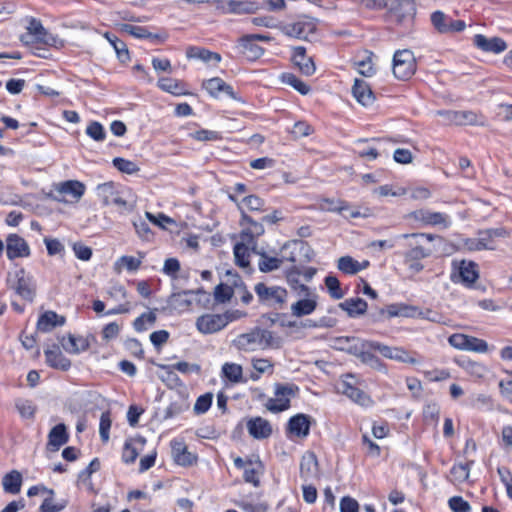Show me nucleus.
Wrapping results in <instances>:
<instances>
[{
  "mask_svg": "<svg viewBox=\"0 0 512 512\" xmlns=\"http://www.w3.org/2000/svg\"><path fill=\"white\" fill-rule=\"evenodd\" d=\"M416 59L411 50H397L393 56V74L402 81L410 79L416 72Z\"/></svg>",
  "mask_w": 512,
  "mask_h": 512,
  "instance_id": "nucleus-6",
  "label": "nucleus"
},
{
  "mask_svg": "<svg viewBox=\"0 0 512 512\" xmlns=\"http://www.w3.org/2000/svg\"><path fill=\"white\" fill-rule=\"evenodd\" d=\"M22 480V475L19 471H10L2 479L3 490L9 494H18L21 490Z\"/></svg>",
  "mask_w": 512,
  "mask_h": 512,
  "instance_id": "nucleus-36",
  "label": "nucleus"
},
{
  "mask_svg": "<svg viewBox=\"0 0 512 512\" xmlns=\"http://www.w3.org/2000/svg\"><path fill=\"white\" fill-rule=\"evenodd\" d=\"M295 289H299L304 298L291 305V314L298 318L311 315L318 306V295L304 284H298Z\"/></svg>",
  "mask_w": 512,
  "mask_h": 512,
  "instance_id": "nucleus-8",
  "label": "nucleus"
},
{
  "mask_svg": "<svg viewBox=\"0 0 512 512\" xmlns=\"http://www.w3.org/2000/svg\"><path fill=\"white\" fill-rule=\"evenodd\" d=\"M222 374L232 383L243 381V369L240 364L226 362L222 366Z\"/></svg>",
  "mask_w": 512,
  "mask_h": 512,
  "instance_id": "nucleus-43",
  "label": "nucleus"
},
{
  "mask_svg": "<svg viewBox=\"0 0 512 512\" xmlns=\"http://www.w3.org/2000/svg\"><path fill=\"white\" fill-rule=\"evenodd\" d=\"M337 267L345 274L354 275L360 271L359 262L351 256H343L338 259Z\"/></svg>",
  "mask_w": 512,
  "mask_h": 512,
  "instance_id": "nucleus-51",
  "label": "nucleus"
},
{
  "mask_svg": "<svg viewBox=\"0 0 512 512\" xmlns=\"http://www.w3.org/2000/svg\"><path fill=\"white\" fill-rule=\"evenodd\" d=\"M15 407L22 418L34 419L37 407L33 404L31 400L22 398L16 399Z\"/></svg>",
  "mask_w": 512,
  "mask_h": 512,
  "instance_id": "nucleus-47",
  "label": "nucleus"
},
{
  "mask_svg": "<svg viewBox=\"0 0 512 512\" xmlns=\"http://www.w3.org/2000/svg\"><path fill=\"white\" fill-rule=\"evenodd\" d=\"M64 350L70 354H79L89 349L90 342L88 337L75 336L68 334L67 337H63L60 341Z\"/></svg>",
  "mask_w": 512,
  "mask_h": 512,
  "instance_id": "nucleus-29",
  "label": "nucleus"
},
{
  "mask_svg": "<svg viewBox=\"0 0 512 512\" xmlns=\"http://www.w3.org/2000/svg\"><path fill=\"white\" fill-rule=\"evenodd\" d=\"M260 259L258 268L261 272L267 273L277 270L281 267L283 259L268 255L266 252H259Z\"/></svg>",
  "mask_w": 512,
  "mask_h": 512,
  "instance_id": "nucleus-42",
  "label": "nucleus"
},
{
  "mask_svg": "<svg viewBox=\"0 0 512 512\" xmlns=\"http://www.w3.org/2000/svg\"><path fill=\"white\" fill-rule=\"evenodd\" d=\"M7 285L13 289L23 300L32 302L35 296V284L33 277L24 268H20L14 274H8Z\"/></svg>",
  "mask_w": 512,
  "mask_h": 512,
  "instance_id": "nucleus-5",
  "label": "nucleus"
},
{
  "mask_svg": "<svg viewBox=\"0 0 512 512\" xmlns=\"http://www.w3.org/2000/svg\"><path fill=\"white\" fill-rule=\"evenodd\" d=\"M316 29L317 25L315 21L309 17H301L282 27V31L285 35L303 40H308L309 36L316 32Z\"/></svg>",
  "mask_w": 512,
  "mask_h": 512,
  "instance_id": "nucleus-11",
  "label": "nucleus"
},
{
  "mask_svg": "<svg viewBox=\"0 0 512 512\" xmlns=\"http://www.w3.org/2000/svg\"><path fill=\"white\" fill-rule=\"evenodd\" d=\"M311 416L299 413L291 417L287 424V432L297 437H307L310 432Z\"/></svg>",
  "mask_w": 512,
  "mask_h": 512,
  "instance_id": "nucleus-18",
  "label": "nucleus"
},
{
  "mask_svg": "<svg viewBox=\"0 0 512 512\" xmlns=\"http://www.w3.org/2000/svg\"><path fill=\"white\" fill-rule=\"evenodd\" d=\"M410 246L411 248L404 255L405 262L421 260L430 256V250L423 248L417 243V241H415V243H411Z\"/></svg>",
  "mask_w": 512,
  "mask_h": 512,
  "instance_id": "nucleus-52",
  "label": "nucleus"
},
{
  "mask_svg": "<svg viewBox=\"0 0 512 512\" xmlns=\"http://www.w3.org/2000/svg\"><path fill=\"white\" fill-rule=\"evenodd\" d=\"M85 185L78 180H67L55 185L54 190L63 196H71L72 199L78 201L85 193Z\"/></svg>",
  "mask_w": 512,
  "mask_h": 512,
  "instance_id": "nucleus-28",
  "label": "nucleus"
},
{
  "mask_svg": "<svg viewBox=\"0 0 512 512\" xmlns=\"http://www.w3.org/2000/svg\"><path fill=\"white\" fill-rule=\"evenodd\" d=\"M158 87L161 90L169 92L173 95L179 96L186 94L183 84L173 78H160L158 80Z\"/></svg>",
  "mask_w": 512,
  "mask_h": 512,
  "instance_id": "nucleus-45",
  "label": "nucleus"
},
{
  "mask_svg": "<svg viewBox=\"0 0 512 512\" xmlns=\"http://www.w3.org/2000/svg\"><path fill=\"white\" fill-rule=\"evenodd\" d=\"M30 247L24 238L10 234L6 238V254L9 260L30 256Z\"/></svg>",
  "mask_w": 512,
  "mask_h": 512,
  "instance_id": "nucleus-15",
  "label": "nucleus"
},
{
  "mask_svg": "<svg viewBox=\"0 0 512 512\" xmlns=\"http://www.w3.org/2000/svg\"><path fill=\"white\" fill-rule=\"evenodd\" d=\"M86 134L97 142H102L106 138L104 127L97 121H93L87 126Z\"/></svg>",
  "mask_w": 512,
  "mask_h": 512,
  "instance_id": "nucleus-56",
  "label": "nucleus"
},
{
  "mask_svg": "<svg viewBox=\"0 0 512 512\" xmlns=\"http://www.w3.org/2000/svg\"><path fill=\"white\" fill-rule=\"evenodd\" d=\"M252 248L255 251L256 243H248L246 241L241 240V242L235 244L233 252L235 257L236 265L240 267H247L250 264V253L249 248Z\"/></svg>",
  "mask_w": 512,
  "mask_h": 512,
  "instance_id": "nucleus-34",
  "label": "nucleus"
},
{
  "mask_svg": "<svg viewBox=\"0 0 512 512\" xmlns=\"http://www.w3.org/2000/svg\"><path fill=\"white\" fill-rule=\"evenodd\" d=\"M456 125L485 126L486 118L474 111H457Z\"/></svg>",
  "mask_w": 512,
  "mask_h": 512,
  "instance_id": "nucleus-40",
  "label": "nucleus"
},
{
  "mask_svg": "<svg viewBox=\"0 0 512 512\" xmlns=\"http://www.w3.org/2000/svg\"><path fill=\"white\" fill-rule=\"evenodd\" d=\"M237 48L241 54L251 61L259 59L264 53V49L252 39V36L248 35L239 38Z\"/></svg>",
  "mask_w": 512,
  "mask_h": 512,
  "instance_id": "nucleus-27",
  "label": "nucleus"
},
{
  "mask_svg": "<svg viewBox=\"0 0 512 512\" xmlns=\"http://www.w3.org/2000/svg\"><path fill=\"white\" fill-rule=\"evenodd\" d=\"M292 61L306 76L314 74L316 70L312 58L306 55V49L303 46L293 47Z\"/></svg>",
  "mask_w": 512,
  "mask_h": 512,
  "instance_id": "nucleus-24",
  "label": "nucleus"
},
{
  "mask_svg": "<svg viewBox=\"0 0 512 512\" xmlns=\"http://www.w3.org/2000/svg\"><path fill=\"white\" fill-rule=\"evenodd\" d=\"M133 226L136 230V233L137 235L145 240V241H149L152 236H153V233L150 229V226L149 224L143 220L142 218H138L136 220L133 221Z\"/></svg>",
  "mask_w": 512,
  "mask_h": 512,
  "instance_id": "nucleus-60",
  "label": "nucleus"
},
{
  "mask_svg": "<svg viewBox=\"0 0 512 512\" xmlns=\"http://www.w3.org/2000/svg\"><path fill=\"white\" fill-rule=\"evenodd\" d=\"M386 8L399 24L411 22L416 14L414 0H390Z\"/></svg>",
  "mask_w": 512,
  "mask_h": 512,
  "instance_id": "nucleus-10",
  "label": "nucleus"
},
{
  "mask_svg": "<svg viewBox=\"0 0 512 512\" xmlns=\"http://www.w3.org/2000/svg\"><path fill=\"white\" fill-rule=\"evenodd\" d=\"M361 381L354 374H345L337 385L338 392L362 407H371L373 399L361 389Z\"/></svg>",
  "mask_w": 512,
  "mask_h": 512,
  "instance_id": "nucleus-4",
  "label": "nucleus"
},
{
  "mask_svg": "<svg viewBox=\"0 0 512 512\" xmlns=\"http://www.w3.org/2000/svg\"><path fill=\"white\" fill-rule=\"evenodd\" d=\"M104 37L115 50L117 58L120 62L126 63L130 60L129 50L124 41L120 40L116 35L110 32L104 33Z\"/></svg>",
  "mask_w": 512,
  "mask_h": 512,
  "instance_id": "nucleus-38",
  "label": "nucleus"
},
{
  "mask_svg": "<svg viewBox=\"0 0 512 512\" xmlns=\"http://www.w3.org/2000/svg\"><path fill=\"white\" fill-rule=\"evenodd\" d=\"M477 235L483 250H494L496 248L495 239L507 237L508 231L504 227L489 228L478 231Z\"/></svg>",
  "mask_w": 512,
  "mask_h": 512,
  "instance_id": "nucleus-25",
  "label": "nucleus"
},
{
  "mask_svg": "<svg viewBox=\"0 0 512 512\" xmlns=\"http://www.w3.org/2000/svg\"><path fill=\"white\" fill-rule=\"evenodd\" d=\"M254 291L262 305L274 310H282L286 307L288 292L285 288L259 282L255 285Z\"/></svg>",
  "mask_w": 512,
  "mask_h": 512,
  "instance_id": "nucleus-3",
  "label": "nucleus"
},
{
  "mask_svg": "<svg viewBox=\"0 0 512 512\" xmlns=\"http://www.w3.org/2000/svg\"><path fill=\"white\" fill-rule=\"evenodd\" d=\"M465 351H473L477 353H486L488 351V343L474 336H467Z\"/></svg>",
  "mask_w": 512,
  "mask_h": 512,
  "instance_id": "nucleus-55",
  "label": "nucleus"
},
{
  "mask_svg": "<svg viewBox=\"0 0 512 512\" xmlns=\"http://www.w3.org/2000/svg\"><path fill=\"white\" fill-rule=\"evenodd\" d=\"M318 461L314 453H309L302 457L300 463V473L302 477L308 478L316 474Z\"/></svg>",
  "mask_w": 512,
  "mask_h": 512,
  "instance_id": "nucleus-44",
  "label": "nucleus"
},
{
  "mask_svg": "<svg viewBox=\"0 0 512 512\" xmlns=\"http://www.w3.org/2000/svg\"><path fill=\"white\" fill-rule=\"evenodd\" d=\"M474 45L484 52L499 54L507 49L506 42L499 37L487 38L482 34H476L473 39Z\"/></svg>",
  "mask_w": 512,
  "mask_h": 512,
  "instance_id": "nucleus-19",
  "label": "nucleus"
},
{
  "mask_svg": "<svg viewBox=\"0 0 512 512\" xmlns=\"http://www.w3.org/2000/svg\"><path fill=\"white\" fill-rule=\"evenodd\" d=\"M44 354L46 363L52 368L67 371L71 367V361L57 347L45 350Z\"/></svg>",
  "mask_w": 512,
  "mask_h": 512,
  "instance_id": "nucleus-32",
  "label": "nucleus"
},
{
  "mask_svg": "<svg viewBox=\"0 0 512 512\" xmlns=\"http://www.w3.org/2000/svg\"><path fill=\"white\" fill-rule=\"evenodd\" d=\"M244 209L249 211H264L265 202L263 199L256 195H249L242 199Z\"/></svg>",
  "mask_w": 512,
  "mask_h": 512,
  "instance_id": "nucleus-57",
  "label": "nucleus"
},
{
  "mask_svg": "<svg viewBox=\"0 0 512 512\" xmlns=\"http://www.w3.org/2000/svg\"><path fill=\"white\" fill-rule=\"evenodd\" d=\"M259 5L256 2L248 0H229V1H218L216 8L221 10L223 13L230 14H251L257 11Z\"/></svg>",
  "mask_w": 512,
  "mask_h": 512,
  "instance_id": "nucleus-14",
  "label": "nucleus"
},
{
  "mask_svg": "<svg viewBox=\"0 0 512 512\" xmlns=\"http://www.w3.org/2000/svg\"><path fill=\"white\" fill-rule=\"evenodd\" d=\"M368 342L369 341H365L354 336H341L335 338L334 347L353 356H357L364 346H368Z\"/></svg>",
  "mask_w": 512,
  "mask_h": 512,
  "instance_id": "nucleus-20",
  "label": "nucleus"
},
{
  "mask_svg": "<svg viewBox=\"0 0 512 512\" xmlns=\"http://www.w3.org/2000/svg\"><path fill=\"white\" fill-rule=\"evenodd\" d=\"M473 463V461H469L466 463L453 465V467L450 470V475L453 481L457 483H463L464 481H466L469 477L470 467Z\"/></svg>",
  "mask_w": 512,
  "mask_h": 512,
  "instance_id": "nucleus-48",
  "label": "nucleus"
},
{
  "mask_svg": "<svg viewBox=\"0 0 512 512\" xmlns=\"http://www.w3.org/2000/svg\"><path fill=\"white\" fill-rule=\"evenodd\" d=\"M298 392V387L294 384H276L274 397L268 399L265 404L267 410L272 413H279L290 407L291 397Z\"/></svg>",
  "mask_w": 512,
  "mask_h": 512,
  "instance_id": "nucleus-7",
  "label": "nucleus"
},
{
  "mask_svg": "<svg viewBox=\"0 0 512 512\" xmlns=\"http://www.w3.org/2000/svg\"><path fill=\"white\" fill-rule=\"evenodd\" d=\"M281 80L283 83L293 87L302 95H306L310 91V87L292 73H283L281 75Z\"/></svg>",
  "mask_w": 512,
  "mask_h": 512,
  "instance_id": "nucleus-49",
  "label": "nucleus"
},
{
  "mask_svg": "<svg viewBox=\"0 0 512 512\" xmlns=\"http://www.w3.org/2000/svg\"><path fill=\"white\" fill-rule=\"evenodd\" d=\"M121 30L139 39H146L152 36V34L143 26L122 24Z\"/></svg>",
  "mask_w": 512,
  "mask_h": 512,
  "instance_id": "nucleus-61",
  "label": "nucleus"
},
{
  "mask_svg": "<svg viewBox=\"0 0 512 512\" xmlns=\"http://www.w3.org/2000/svg\"><path fill=\"white\" fill-rule=\"evenodd\" d=\"M97 194L103 205L117 206L120 213H129L134 209V203L126 197V191L119 190L113 182H106L97 186Z\"/></svg>",
  "mask_w": 512,
  "mask_h": 512,
  "instance_id": "nucleus-2",
  "label": "nucleus"
},
{
  "mask_svg": "<svg viewBox=\"0 0 512 512\" xmlns=\"http://www.w3.org/2000/svg\"><path fill=\"white\" fill-rule=\"evenodd\" d=\"M233 296V290L230 286L220 283L215 287L214 297L219 303L228 302Z\"/></svg>",
  "mask_w": 512,
  "mask_h": 512,
  "instance_id": "nucleus-63",
  "label": "nucleus"
},
{
  "mask_svg": "<svg viewBox=\"0 0 512 512\" xmlns=\"http://www.w3.org/2000/svg\"><path fill=\"white\" fill-rule=\"evenodd\" d=\"M339 308L345 311L349 317L357 318L365 314L368 304L362 298H348L339 303Z\"/></svg>",
  "mask_w": 512,
  "mask_h": 512,
  "instance_id": "nucleus-31",
  "label": "nucleus"
},
{
  "mask_svg": "<svg viewBox=\"0 0 512 512\" xmlns=\"http://www.w3.org/2000/svg\"><path fill=\"white\" fill-rule=\"evenodd\" d=\"M232 345L238 351L250 353L278 347V341L275 339L272 331L261 327H254L245 333L237 335L233 339Z\"/></svg>",
  "mask_w": 512,
  "mask_h": 512,
  "instance_id": "nucleus-1",
  "label": "nucleus"
},
{
  "mask_svg": "<svg viewBox=\"0 0 512 512\" xmlns=\"http://www.w3.org/2000/svg\"><path fill=\"white\" fill-rule=\"evenodd\" d=\"M352 94L363 106H370L375 101V95L370 85L362 79H355L352 86Z\"/></svg>",
  "mask_w": 512,
  "mask_h": 512,
  "instance_id": "nucleus-26",
  "label": "nucleus"
},
{
  "mask_svg": "<svg viewBox=\"0 0 512 512\" xmlns=\"http://www.w3.org/2000/svg\"><path fill=\"white\" fill-rule=\"evenodd\" d=\"M249 434L255 439H266L272 434L270 422L262 417H253L246 424Z\"/></svg>",
  "mask_w": 512,
  "mask_h": 512,
  "instance_id": "nucleus-23",
  "label": "nucleus"
},
{
  "mask_svg": "<svg viewBox=\"0 0 512 512\" xmlns=\"http://www.w3.org/2000/svg\"><path fill=\"white\" fill-rule=\"evenodd\" d=\"M65 323V318L63 316H59L54 311H47L42 314L37 322L38 330L42 332H49L56 326H62Z\"/></svg>",
  "mask_w": 512,
  "mask_h": 512,
  "instance_id": "nucleus-33",
  "label": "nucleus"
},
{
  "mask_svg": "<svg viewBox=\"0 0 512 512\" xmlns=\"http://www.w3.org/2000/svg\"><path fill=\"white\" fill-rule=\"evenodd\" d=\"M186 56L189 59H199L206 63L211 61L219 63L221 61V55L219 53L197 46H189L186 50Z\"/></svg>",
  "mask_w": 512,
  "mask_h": 512,
  "instance_id": "nucleus-35",
  "label": "nucleus"
},
{
  "mask_svg": "<svg viewBox=\"0 0 512 512\" xmlns=\"http://www.w3.org/2000/svg\"><path fill=\"white\" fill-rule=\"evenodd\" d=\"M325 285L328 289L330 296L333 299L339 300L343 298L344 292L340 287V282L334 275H327L324 279Z\"/></svg>",
  "mask_w": 512,
  "mask_h": 512,
  "instance_id": "nucleus-53",
  "label": "nucleus"
},
{
  "mask_svg": "<svg viewBox=\"0 0 512 512\" xmlns=\"http://www.w3.org/2000/svg\"><path fill=\"white\" fill-rule=\"evenodd\" d=\"M499 389L502 397L512 404V373L507 372V376L499 381Z\"/></svg>",
  "mask_w": 512,
  "mask_h": 512,
  "instance_id": "nucleus-59",
  "label": "nucleus"
},
{
  "mask_svg": "<svg viewBox=\"0 0 512 512\" xmlns=\"http://www.w3.org/2000/svg\"><path fill=\"white\" fill-rule=\"evenodd\" d=\"M450 17L447 16L442 11H435L431 14V23L434 26V28L442 34L447 33V23L449 21Z\"/></svg>",
  "mask_w": 512,
  "mask_h": 512,
  "instance_id": "nucleus-54",
  "label": "nucleus"
},
{
  "mask_svg": "<svg viewBox=\"0 0 512 512\" xmlns=\"http://www.w3.org/2000/svg\"><path fill=\"white\" fill-rule=\"evenodd\" d=\"M262 468L260 461L253 462L248 460V466L243 470V478L246 483L252 484L254 487L260 485L259 473Z\"/></svg>",
  "mask_w": 512,
  "mask_h": 512,
  "instance_id": "nucleus-41",
  "label": "nucleus"
},
{
  "mask_svg": "<svg viewBox=\"0 0 512 512\" xmlns=\"http://www.w3.org/2000/svg\"><path fill=\"white\" fill-rule=\"evenodd\" d=\"M153 364L162 370V372L158 374V377L163 383L167 385V387L172 389L182 385V381L175 373V369L172 365H165L155 362H153Z\"/></svg>",
  "mask_w": 512,
  "mask_h": 512,
  "instance_id": "nucleus-37",
  "label": "nucleus"
},
{
  "mask_svg": "<svg viewBox=\"0 0 512 512\" xmlns=\"http://www.w3.org/2000/svg\"><path fill=\"white\" fill-rule=\"evenodd\" d=\"M453 273L451 280L454 283H462L466 287H471L479 278L477 264L472 261H453Z\"/></svg>",
  "mask_w": 512,
  "mask_h": 512,
  "instance_id": "nucleus-9",
  "label": "nucleus"
},
{
  "mask_svg": "<svg viewBox=\"0 0 512 512\" xmlns=\"http://www.w3.org/2000/svg\"><path fill=\"white\" fill-rule=\"evenodd\" d=\"M449 507L453 512H470L471 506L460 496H453L448 501Z\"/></svg>",
  "mask_w": 512,
  "mask_h": 512,
  "instance_id": "nucleus-64",
  "label": "nucleus"
},
{
  "mask_svg": "<svg viewBox=\"0 0 512 512\" xmlns=\"http://www.w3.org/2000/svg\"><path fill=\"white\" fill-rule=\"evenodd\" d=\"M369 350L372 349L369 348V346H364L361 349V352L358 353L356 357H358L364 364H367L374 369L381 370L383 368V363L376 355L371 353Z\"/></svg>",
  "mask_w": 512,
  "mask_h": 512,
  "instance_id": "nucleus-50",
  "label": "nucleus"
},
{
  "mask_svg": "<svg viewBox=\"0 0 512 512\" xmlns=\"http://www.w3.org/2000/svg\"><path fill=\"white\" fill-rule=\"evenodd\" d=\"M201 290H184L182 292L172 293L168 298V304L170 307L177 310L187 309L191 305V300L185 298L186 295H192L195 293H200Z\"/></svg>",
  "mask_w": 512,
  "mask_h": 512,
  "instance_id": "nucleus-39",
  "label": "nucleus"
},
{
  "mask_svg": "<svg viewBox=\"0 0 512 512\" xmlns=\"http://www.w3.org/2000/svg\"><path fill=\"white\" fill-rule=\"evenodd\" d=\"M69 440V434L65 424L60 423L54 426L48 434L47 448L50 451H58L59 448L65 445Z\"/></svg>",
  "mask_w": 512,
  "mask_h": 512,
  "instance_id": "nucleus-30",
  "label": "nucleus"
},
{
  "mask_svg": "<svg viewBox=\"0 0 512 512\" xmlns=\"http://www.w3.org/2000/svg\"><path fill=\"white\" fill-rule=\"evenodd\" d=\"M202 87L209 93L210 96L218 98L220 93H225L232 99H238L232 86L227 84L219 77H214L203 82Z\"/></svg>",
  "mask_w": 512,
  "mask_h": 512,
  "instance_id": "nucleus-22",
  "label": "nucleus"
},
{
  "mask_svg": "<svg viewBox=\"0 0 512 512\" xmlns=\"http://www.w3.org/2000/svg\"><path fill=\"white\" fill-rule=\"evenodd\" d=\"M113 165L119 171L127 174H134L139 170V167L135 162L120 157L113 159Z\"/></svg>",
  "mask_w": 512,
  "mask_h": 512,
  "instance_id": "nucleus-58",
  "label": "nucleus"
},
{
  "mask_svg": "<svg viewBox=\"0 0 512 512\" xmlns=\"http://www.w3.org/2000/svg\"><path fill=\"white\" fill-rule=\"evenodd\" d=\"M213 395L211 393H205L199 396L194 404V412L196 414L206 413L212 404Z\"/></svg>",
  "mask_w": 512,
  "mask_h": 512,
  "instance_id": "nucleus-62",
  "label": "nucleus"
},
{
  "mask_svg": "<svg viewBox=\"0 0 512 512\" xmlns=\"http://www.w3.org/2000/svg\"><path fill=\"white\" fill-rule=\"evenodd\" d=\"M49 36V33L46 31L39 20L30 18L29 24L27 26V32L21 35L20 40L25 44L34 42L48 43Z\"/></svg>",
  "mask_w": 512,
  "mask_h": 512,
  "instance_id": "nucleus-16",
  "label": "nucleus"
},
{
  "mask_svg": "<svg viewBox=\"0 0 512 512\" xmlns=\"http://www.w3.org/2000/svg\"><path fill=\"white\" fill-rule=\"evenodd\" d=\"M372 56V52L365 51V57L354 62L359 74L365 77H371L375 74L376 71L372 63Z\"/></svg>",
  "mask_w": 512,
  "mask_h": 512,
  "instance_id": "nucleus-46",
  "label": "nucleus"
},
{
  "mask_svg": "<svg viewBox=\"0 0 512 512\" xmlns=\"http://www.w3.org/2000/svg\"><path fill=\"white\" fill-rule=\"evenodd\" d=\"M409 217L423 225L442 226L444 228L449 227L451 223L448 215L440 212H432L427 209L413 211L409 214Z\"/></svg>",
  "mask_w": 512,
  "mask_h": 512,
  "instance_id": "nucleus-13",
  "label": "nucleus"
},
{
  "mask_svg": "<svg viewBox=\"0 0 512 512\" xmlns=\"http://www.w3.org/2000/svg\"><path fill=\"white\" fill-rule=\"evenodd\" d=\"M238 209L241 212L240 225L245 227L240 233V239L248 243H256L255 239L261 236L265 231L263 224L254 221L246 214L245 210L240 205H238Z\"/></svg>",
  "mask_w": 512,
  "mask_h": 512,
  "instance_id": "nucleus-12",
  "label": "nucleus"
},
{
  "mask_svg": "<svg viewBox=\"0 0 512 512\" xmlns=\"http://www.w3.org/2000/svg\"><path fill=\"white\" fill-rule=\"evenodd\" d=\"M171 450L174 461L181 466H191L197 461V456L188 451L183 441L172 440Z\"/></svg>",
  "mask_w": 512,
  "mask_h": 512,
  "instance_id": "nucleus-21",
  "label": "nucleus"
},
{
  "mask_svg": "<svg viewBox=\"0 0 512 512\" xmlns=\"http://www.w3.org/2000/svg\"><path fill=\"white\" fill-rule=\"evenodd\" d=\"M222 314H204L197 318L196 327L202 334H213L225 328Z\"/></svg>",
  "mask_w": 512,
  "mask_h": 512,
  "instance_id": "nucleus-17",
  "label": "nucleus"
}]
</instances>
